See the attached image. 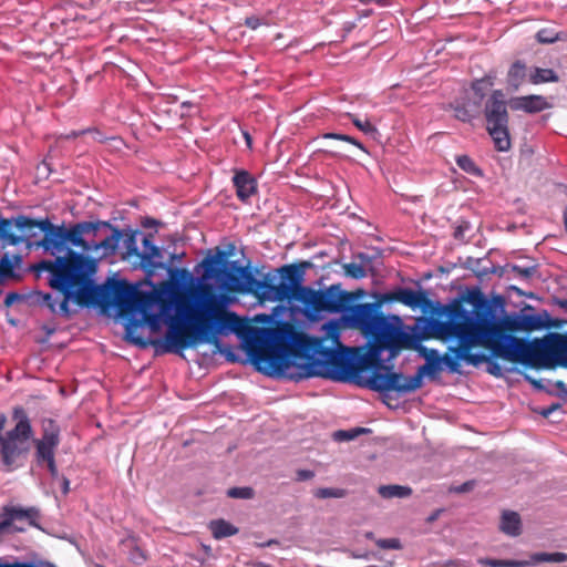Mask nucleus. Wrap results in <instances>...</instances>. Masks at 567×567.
<instances>
[{"label": "nucleus", "mask_w": 567, "mask_h": 567, "mask_svg": "<svg viewBox=\"0 0 567 567\" xmlns=\"http://www.w3.org/2000/svg\"><path fill=\"white\" fill-rule=\"evenodd\" d=\"M234 298L226 293H214L208 286L199 290V303L189 312L188 320H182L169 313L171 303L166 299L165 313L159 307L162 321L167 326L163 339L152 341L156 353H182L187 348L209 341L210 336L239 332L244 320L228 307Z\"/></svg>", "instance_id": "1"}, {"label": "nucleus", "mask_w": 567, "mask_h": 567, "mask_svg": "<svg viewBox=\"0 0 567 567\" xmlns=\"http://www.w3.org/2000/svg\"><path fill=\"white\" fill-rule=\"evenodd\" d=\"M494 81L495 75L487 74L484 78L476 80L473 83L472 89L480 96V99H482L485 94V91L494 85Z\"/></svg>", "instance_id": "34"}, {"label": "nucleus", "mask_w": 567, "mask_h": 567, "mask_svg": "<svg viewBox=\"0 0 567 567\" xmlns=\"http://www.w3.org/2000/svg\"><path fill=\"white\" fill-rule=\"evenodd\" d=\"M322 329L326 331V334L331 338L332 342L337 346H340L339 334H340V324L336 320L328 321L323 324Z\"/></svg>", "instance_id": "36"}, {"label": "nucleus", "mask_w": 567, "mask_h": 567, "mask_svg": "<svg viewBox=\"0 0 567 567\" xmlns=\"http://www.w3.org/2000/svg\"><path fill=\"white\" fill-rule=\"evenodd\" d=\"M255 359L260 369L290 379H307L318 373L312 363L298 362L305 358L281 340H271L261 344L255 353Z\"/></svg>", "instance_id": "6"}, {"label": "nucleus", "mask_w": 567, "mask_h": 567, "mask_svg": "<svg viewBox=\"0 0 567 567\" xmlns=\"http://www.w3.org/2000/svg\"><path fill=\"white\" fill-rule=\"evenodd\" d=\"M298 270L299 266L297 265H287L281 267L280 274L284 279L288 280V282L282 281L279 285H271L267 281L258 280L254 276H249L248 279L250 286L248 292H252L264 301L276 302L293 300Z\"/></svg>", "instance_id": "11"}, {"label": "nucleus", "mask_w": 567, "mask_h": 567, "mask_svg": "<svg viewBox=\"0 0 567 567\" xmlns=\"http://www.w3.org/2000/svg\"><path fill=\"white\" fill-rule=\"evenodd\" d=\"M11 297H12V296H8V297H7V303H8V305L10 303Z\"/></svg>", "instance_id": "55"}, {"label": "nucleus", "mask_w": 567, "mask_h": 567, "mask_svg": "<svg viewBox=\"0 0 567 567\" xmlns=\"http://www.w3.org/2000/svg\"><path fill=\"white\" fill-rule=\"evenodd\" d=\"M507 124L508 123H498L487 125V131L494 141L495 147L501 152L507 151L511 146Z\"/></svg>", "instance_id": "23"}, {"label": "nucleus", "mask_w": 567, "mask_h": 567, "mask_svg": "<svg viewBox=\"0 0 567 567\" xmlns=\"http://www.w3.org/2000/svg\"><path fill=\"white\" fill-rule=\"evenodd\" d=\"M70 489V482L66 478H63V493H68Z\"/></svg>", "instance_id": "51"}, {"label": "nucleus", "mask_w": 567, "mask_h": 567, "mask_svg": "<svg viewBox=\"0 0 567 567\" xmlns=\"http://www.w3.org/2000/svg\"><path fill=\"white\" fill-rule=\"evenodd\" d=\"M467 484L463 485V487L461 488V491H466L467 489Z\"/></svg>", "instance_id": "56"}, {"label": "nucleus", "mask_w": 567, "mask_h": 567, "mask_svg": "<svg viewBox=\"0 0 567 567\" xmlns=\"http://www.w3.org/2000/svg\"><path fill=\"white\" fill-rule=\"evenodd\" d=\"M303 339H305V338H303L302 336H298V337L296 338V342H297V344H301V343H302V341H303Z\"/></svg>", "instance_id": "53"}, {"label": "nucleus", "mask_w": 567, "mask_h": 567, "mask_svg": "<svg viewBox=\"0 0 567 567\" xmlns=\"http://www.w3.org/2000/svg\"><path fill=\"white\" fill-rule=\"evenodd\" d=\"M322 137L344 141V142H348V143L359 147L362 151H365L364 146L359 141H357L354 137H352L350 135L339 134V133H326V134H323Z\"/></svg>", "instance_id": "39"}, {"label": "nucleus", "mask_w": 567, "mask_h": 567, "mask_svg": "<svg viewBox=\"0 0 567 567\" xmlns=\"http://www.w3.org/2000/svg\"><path fill=\"white\" fill-rule=\"evenodd\" d=\"M520 331H535L543 329L546 323L539 315H520Z\"/></svg>", "instance_id": "29"}, {"label": "nucleus", "mask_w": 567, "mask_h": 567, "mask_svg": "<svg viewBox=\"0 0 567 567\" xmlns=\"http://www.w3.org/2000/svg\"><path fill=\"white\" fill-rule=\"evenodd\" d=\"M528 81L533 84L557 82L558 75L551 69L533 68L529 69Z\"/></svg>", "instance_id": "26"}, {"label": "nucleus", "mask_w": 567, "mask_h": 567, "mask_svg": "<svg viewBox=\"0 0 567 567\" xmlns=\"http://www.w3.org/2000/svg\"><path fill=\"white\" fill-rule=\"evenodd\" d=\"M37 515V511L31 509H7L0 515V536L13 532H22L23 528L14 524L16 520L22 518H32Z\"/></svg>", "instance_id": "17"}, {"label": "nucleus", "mask_w": 567, "mask_h": 567, "mask_svg": "<svg viewBox=\"0 0 567 567\" xmlns=\"http://www.w3.org/2000/svg\"><path fill=\"white\" fill-rule=\"evenodd\" d=\"M485 117L487 125L508 123L505 94L501 90L492 93L485 105Z\"/></svg>", "instance_id": "15"}, {"label": "nucleus", "mask_w": 567, "mask_h": 567, "mask_svg": "<svg viewBox=\"0 0 567 567\" xmlns=\"http://www.w3.org/2000/svg\"><path fill=\"white\" fill-rule=\"evenodd\" d=\"M395 299L413 309L420 307L425 298L422 292L412 289H401L395 293Z\"/></svg>", "instance_id": "25"}, {"label": "nucleus", "mask_w": 567, "mask_h": 567, "mask_svg": "<svg viewBox=\"0 0 567 567\" xmlns=\"http://www.w3.org/2000/svg\"><path fill=\"white\" fill-rule=\"evenodd\" d=\"M349 117L351 118L353 125L360 130L362 133L367 135H375L378 133L377 127L371 124L369 121H362L358 116L349 114Z\"/></svg>", "instance_id": "35"}, {"label": "nucleus", "mask_w": 567, "mask_h": 567, "mask_svg": "<svg viewBox=\"0 0 567 567\" xmlns=\"http://www.w3.org/2000/svg\"><path fill=\"white\" fill-rule=\"evenodd\" d=\"M513 272L520 278H529L534 275V267L513 266Z\"/></svg>", "instance_id": "45"}, {"label": "nucleus", "mask_w": 567, "mask_h": 567, "mask_svg": "<svg viewBox=\"0 0 567 567\" xmlns=\"http://www.w3.org/2000/svg\"><path fill=\"white\" fill-rule=\"evenodd\" d=\"M246 136V140H247V143L249 144L250 143V137L248 134L245 135Z\"/></svg>", "instance_id": "54"}, {"label": "nucleus", "mask_w": 567, "mask_h": 567, "mask_svg": "<svg viewBox=\"0 0 567 567\" xmlns=\"http://www.w3.org/2000/svg\"><path fill=\"white\" fill-rule=\"evenodd\" d=\"M344 326L360 330L365 337L373 340L370 349L357 360V365L372 368L379 362L383 350H390L395 354L403 348H408L412 341L405 332L398 317L394 322L379 312L378 303H359L351 306L341 318Z\"/></svg>", "instance_id": "4"}, {"label": "nucleus", "mask_w": 567, "mask_h": 567, "mask_svg": "<svg viewBox=\"0 0 567 567\" xmlns=\"http://www.w3.org/2000/svg\"><path fill=\"white\" fill-rule=\"evenodd\" d=\"M101 227H109V224L105 221H82L70 228H64L65 246L71 244L73 247L87 252V247L92 245V238L96 237Z\"/></svg>", "instance_id": "12"}, {"label": "nucleus", "mask_w": 567, "mask_h": 567, "mask_svg": "<svg viewBox=\"0 0 567 567\" xmlns=\"http://www.w3.org/2000/svg\"><path fill=\"white\" fill-rule=\"evenodd\" d=\"M378 491L383 498H402L409 496L412 493L410 487L401 485H382Z\"/></svg>", "instance_id": "30"}, {"label": "nucleus", "mask_w": 567, "mask_h": 567, "mask_svg": "<svg viewBox=\"0 0 567 567\" xmlns=\"http://www.w3.org/2000/svg\"><path fill=\"white\" fill-rule=\"evenodd\" d=\"M564 223H565V229L567 231V207H566V209L564 212Z\"/></svg>", "instance_id": "52"}, {"label": "nucleus", "mask_w": 567, "mask_h": 567, "mask_svg": "<svg viewBox=\"0 0 567 567\" xmlns=\"http://www.w3.org/2000/svg\"><path fill=\"white\" fill-rule=\"evenodd\" d=\"M378 547L382 549H400L401 543L398 538H382L377 540Z\"/></svg>", "instance_id": "43"}, {"label": "nucleus", "mask_w": 567, "mask_h": 567, "mask_svg": "<svg viewBox=\"0 0 567 567\" xmlns=\"http://www.w3.org/2000/svg\"><path fill=\"white\" fill-rule=\"evenodd\" d=\"M42 219L34 220L27 216L16 218H0V241L2 246H16L25 244L28 248H39L42 238Z\"/></svg>", "instance_id": "9"}, {"label": "nucleus", "mask_w": 567, "mask_h": 567, "mask_svg": "<svg viewBox=\"0 0 567 567\" xmlns=\"http://www.w3.org/2000/svg\"><path fill=\"white\" fill-rule=\"evenodd\" d=\"M363 365H357V362L350 367V375L357 381L358 384L367 386L374 391H396L400 393H410L421 388L422 375L416 374L413 377H403L395 372H373L367 380H359V373Z\"/></svg>", "instance_id": "10"}, {"label": "nucleus", "mask_w": 567, "mask_h": 567, "mask_svg": "<svg viewBox=\"0 0 567 567\" xmlns=\"http://www.w3.org/2000/svg\"><path fill=\"white\" fill-rule=\"evenodd\" d=\"M515 352L519 355H532L528 363L567 368V334L549 333L540 340H534L533 346L518 342Z\"/></svg>", "instance_id": "8"}, {"label": "nucleus", "mask_w": 567, "mask_h": 567, "mask_svg": "<svg viewBox=\"0 0 567 567\" xmlns=\"http://www.w3.org/2000/svg\"><path fill=\"white\" fill-rule=\"evenodd\" d=\"M227 495L231 498L248 499L254 495V491L250 487H233L227 491Z\"/></svg>", "instance_id": "38"}, {"label": "nucleus", "mask_w": 567, "mask_h": 567, "mask_svg": "<svg viewBox=\"0 0 567 567\" xmlns=\"http://www.w3.org/2000/svg\"><path fill=\"white\" fill-rule=\"evenodd\" d=\"M536 38L538 42L547 44L559 40L558 32H556L555 29L551 28H545L539 30L536 34Z\"/></svg>", "instance_id": "37"}, {"label": "nucleus", "mask_w": 567, "mask_h": 567, "mask_svg": "<svg viewBox=\"0 0 567 567\" xmlns=\"http://www.w3.org/2000/svg\"><path fill=\"white\" fill-rule=\"evenodd\" d=\"M43 237L39 241V248L51 255L65 251L64 227L53 225L48 218L42 219Z\"/></svg>", "instance_id": "14"}, {"label": "nucleus", "mask_w": 567, "mask_h": 567, "mask_svg": "<svg viewBox=\"0 0 567 567\" xmlns=\"http://www.w3.org/2000/svg\"><path fill=\"white\" fill-rule=\"evenodd\" d=\"M457 348H458V347H456V349H457ZM454 350H455V348H453V349H452V352H453V353H455V352H454ZM454 355H456V354H454ZM456 360H460V359H458L457 357H455V358H451V357H447V355L443 358V361H444V363L446 364V367H447L451 371H453V372L457 371V368H458V364H457V361H456ZM461 360H462V361H464L463 359H461Z\"/></svg>", "instance_id": "46"}, {"label": "nucleus", "mask_w": 567, "mask_h": 567, "mask_svg": "<svg viewBox=\"0 0 567 567\" xmlns=\"http://www.w3.org/2000/svg\"><path fill=\"white\" fill-rule=\"evenodd\" d=\"M233 183L236 188L237 197L241 202L248 200L257 192V182L247 171H235Z\"/></svg>", "instance_id": "19"}, {"label": "nucleus", "mask_w": 567, "mask_h": 567, "mask_svg": "<svg viewBox=\"0 0 567 567\" xmlns=\"http://www.w3.org/2000/svg\"><path fill=\"white\" fill-rule=\"evenodd\" d=\"M0 567H33V566L30 564H25V563L7 564V563H2V560L0 559Z\"/></svg>", "instance_id": "49"}, {"label": "nucleus", "mask_w": 567, "mask_h": 567, "mask_svg": "<svg viewBox=\"0 0 567 567\" xmlns=\"http://www.w3.org/2000/svg\"><path fill=\"white\" fill-rule=\"evenodd\" d=\"M246 23L248 27L256 29L259 25V20L257 18H248Z\"/></svg>", "instance_id": "50"}, {"label": "nucleus", "mask_w": 567, "mask_h": 567, "mask_svg": "<svg viewBox=\"0 0 567 567\" xmlns=\"http://www.w3.org/2000/svg\"><path fill=\"white\" fill-rule=\"evenodd\" d=\"M543 561H554V563H564L567 561V554L565 553H539L532 556L530 566L543 563Z\"/></svg>", "instance_id": "33"}, {"label": "nucleus", "mask_w": 567, "mask_h": 567, "mask_svg": "<svg viewBox=\"0 0 567 567\" xmlns=\"http://www.w3.org/2000/svg\"><path fill=\"white\" fill-rule=\"evenodd\" d=\"M241 276H237L231 271L226 269H220L215 274V278L220 282L221 288L230 292H248L249 290V276H252L250 272L245 269H239Z\"/></svg>", "instance_id": "16"}, {"label": "nucleus", "mask_w": 567, "mask_h": 567, "mask_svg": "<svg viewBox=\"0 0 567 567\" xmlns=\"http://www.w3.org/2000/svg\"><path fill=\"white\" fill-rule=\"evenodd\" d=\"M326 360L332 364H337L341 360L340 353L337 350L330 349L323 352Z\"/></svg>", "instance_id": "47"}, {"label": "nucleus", "mask_w": 567, "mask_h": 567, "mask_svg": "<svg viewBox=\"0 0 567 567\" xmlns=\"http://www.w3.org/2000/svg\"><path fill=\"white\" fill-rule=\"evenodd\" d=\"M528 73L529 70L520 61L513 63L507 73L508 86L517 90L520 85L528 81Z\"/></svg>", "instance_id": "24"}, {"label": "nucleus", "mask_w": 567, "mask_h": 567, "mask_svg": "<svg viewBox=\"0 0 567 567\" xmlns=\"http://www.w3.org/2000/svg\"><path fill=\"white\" fill-rule=\"evenodd\" d=\"M499 529L511 537L520 535L522 519L519 514L514 511H504L499 520Z\"/></svg>", "instance_id": "21"}, {"label": "nucleus", "mask_w": 567, "mask_h": 567, "mask_svg": "<svg viewBox=\"0 0 567 567\" xmlns=\"http://www.w3.org/2000/svg\"><path fill=\"white\" fill-rule=\"evenodd\" d=\"M315 495L318 498H340L344 496V492L339 488H319L316 491Z\"/></svg>", "instance_id": "40"}, {"label": "nucleus", "mask_w": 567, "mask_h": 567, "mask_svg": "<svg viewBox=\"0 0 567 567\" xmlns=\"http://www.w3.org/2000/svg\"><path fill=\"white\" fill-rule=\"evenodd\" d=\"M305 267L299 266L293 300L300 302L307 318L318 319L322 313H342V317L351 306H347L354 295L341 289L340 285H331L324 289L316 290L302 285Z\"/></svg>", "instance_id": "5"}, {"label": "nucleus", "mask_w": 567, "mask_h": 567, "mask_svg": "<svg viewBox=\"0 0 567 567\" xmlns=\"http://www.w3.org/2000/svg\"><path fill=\"white\" fill-rule=\"evenodd\" d=\"M456 163L466 173H476V171H477V168H476L474 162L472 161V158H470L466 155L457 156L456 157Z\"/></svg>", "instance_id": "41"}, {"label": "nucleus", "mask_w": 567, "mask_h": 567, "mask_svg": "<svg viewBox=\"0 0 567 567\" xmlns=\"http://www.w3.org/2000/svg\"><path fill=\"white\" fill-rule=\"evenodd\" d=\"M120 237L121 235L116 229L113 230L112 235L106 236L103 239L95 240L93 237L92 245L87 247V252L101 251L102 256L113 254L118 246Z\"/></svg>", "instance_id": "22"}, {"label": "nucleus", "mask_w": 567, "mask_h": 567, "mask_svg": "<svg viewBox=\"0 0 567 567\" xmlns=\"http://www.w3.org/2000/svg\"><path fill=\"white\" fill-rule=\"evenodd\" d=\"M461 317L462 321L425 319L424 329L430 336L439 339H457L458 348L454 350L456 357L475 367L487 361L484 354L470 352L477 346L484 347L491 350L495 357L511 362H529L532 355L516 354L515 349L518 342L533 346L534 341L527 342L504 333V331H520L519 316L505 317L498 321L483 320L480 322L471 318L467 312H462Z\"/></svg>", "instance_id": "2"}, {"label": "nucleus", "mask_w": 567, "mask_h": 567, "mask_svg": "<svg viewBox=\"0 0 567 567\" xmlns=\"http://www.w3.org/2000/svg\"><path fill=\"white\" fill-rule=\"evenodd\" d=\"M550 105L545 97L540 95H527L514 97L509 101V107L514 111H525L527 113H537L548 109Z\"/></svg>", "instance_id": "20"}, {"label": "nucleus", "mask_w": 567, "mask_h": 567, "mask_svg": "<svg viewBox=\"0 0 567 567\" xmlns=\"http://www.w3.org/2000/svg\"><path fill=\"white\" fill-rule=\"evenodd\" d=\"M299 481H306L313 476V473L311 471L302 470L297 473Z\"/></svg>", "instance_id": "48"}, {"label": "nucleus", "mask_w": 567, "mask_h": 567, "mask_svg": "<svg viewBox=\"0 0 567 567\" xmlns=\"http://www.w3.org/2000/svg\"><path fill=\"white\" fill-rule=\"evenodd\" d=\"M132 254H135L141 258V262L144 267L150 268H163V255L158 247H156L152 241V236H145L143 238V251L142 254L137 252V248L131 250Z\"/></svg>", "instance_id": "18"}, {"label": "nucleus", "mask_w": 567, "mask_h": 567, "mask_svg": "<svg viewBox=\"0 0 567 567\" xmlns=\"http://www.w3.org/2000/svg\"><path fill=\"white\" fill-rule=\"evenodd\" d=\"M209 527L213 536L217 539L235 535L238 532L235 526L223 519L213 520Z\"/></svg>", "instance_id": "28"}, {"label": "nucleus", "mask_w": 567, "mask_h": 567, "mask_svg": "<svg viewBox=\"0 0 567 567\" xmlns=\"http://www.w3.org/2000/svg\"><path fill=\"white\" fill-rule=\"evenodd\" d=\"M59 444L58 430L50 423V429H45L42 437L37 442V460L39 463H47L51 475L58 474L54 462V450Z\"/></svg>", "instance_id": "13"}, {"label": "nucleus", "mask_w": 567, "mask_h": 567, "mask_svg": "<svg viewBox=\"0 0 567 567\" xmlns=\"http://www.w3.org/2000/svg\"><path fill=\"white\" fill-rule=\"evenodd\" d=\"M363 430H353V431H338L334 433V439L338 441H350L357 437V435Z\"/></svg>", "instance_id": "44"}, {"label": "nucleus", "mask_w": 567, "mask_h": 567, "mask_svg": "<svg viewBox=\"0 0 567 567\" xmlns=\"http://www.w3.org/2000/svg\"><path fill=\"white\" fill-rule=\"evenodd\" d=\"M477 113H478L477 107H475L472 111H470L465 107H456L455 109V116L463 122L471 121L473 117L476 116Z\"/></svg>", "instance_id": "42"}, {"label": "nucleus", "mask_w": 567, "mask_h": 567, "mask_svg": "<svg viewBox=\"0 0 567 567\" xmlns=\"http://www.w3.org/2000/svg\"><path fill=\"white\" fill-rule=\"evenodd\" d=\"M343 272L347 277L353 279H362L368 275L365 266L357 262H349L342 265Z\"/></svg>", "instance_id": "32"}, {"label": "nucleus", "mask_w": 567, "mask_h": 567, "mask_svg": "<svg viewBox=\"0 0 567 567\" xmlns=\"http://www.w3.org/2000/svg\"><path fill=\"white\" fill-rule=\"evenodd\" d=\"M480 563L484 566L489 567H528L530 561L528 560H512V559H481Z\"/></svg>", "instance_id": "31"}, {"label": "nucleus", "mask_w": 567, "mask_h": 567, "mask_svg": "<svg viewBox=\"0 0 567 567\" xmlns=\"http://www.w3.org/2000/svg\"><path fill=\"white\" fill-rule=\"evenodd\" d=\"M40 269L50 274V286L62 292L59 310L63 315H69L71 301L89 306L100 302L105 296L106 288L95 286L91 279L95 272L94 261L73 251H69L66 257L42 261Z\"/></svg>", "instance_id": "3"}, {"label": "nucleus", "mask_w": 567, "mask_h": 567, "mask_svg": "<svg viewBox=\"0 0 567 567\" xmlns=\"http://www.w3.org/2000/svg\"><path fill=\"white\" fill-rule=\"evenodd\" d=\"M20 262L21 257L19 255L4 254L0 259V280L11 277Z\"/></svg>", "instance_id": "27"}, {"label": "nucleus", "mask_w": 567, "mask_h": 567, "mask_svg": "<svg viewBox=\"0 0 567 567\" xmlns=\"http://www.w3.org/2000/svg\"><path fill=\"white\" fill-rule=\"evenodd\" d=\"M114 303L123 309L137 308L143 320L153 332H157L162 324V313H155V307H162L165 313L166 297L164 291L140 292L126 282H114L111 288Z\"/></svg>", "instance_id": "7"}]
</instances>
